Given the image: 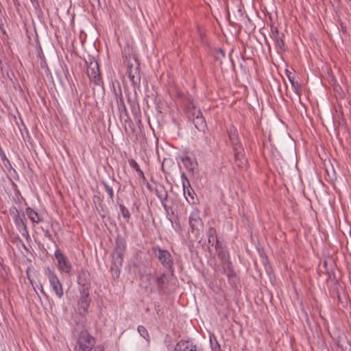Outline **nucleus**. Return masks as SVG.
<instances>
[{
    "label": "nucleus",
    "instance_id": "nucleus-23",
    "mask_svg": "<svg viewBox=\"0 0 351 351\" xmlns=\"http://www.w3.org/2000/svg\"><path fill=\"white\" fill-rule=\"evenodd\" d=\"M289 78V80L291 83V85H292V87L294 89V90L295 91V93L300 95V84H298V82H294L293 80H291L290 77Z\"/></svg>",
    "mask_w": 351,
    "mask_h": 351
},
{
    "label": "nucleus",
    "instance_id": "nucleus-20",
    "mask_svg": "<svg viewBox=\"0 0 351 351\" xmlns=\"http://www.w3.org/2000/svg\"><path fill=\"white\" fill-rule=\"evenodd\" d=\"M119 206L120 209V213L123 217L128 220L130 217V214L128 209L123 204H120Z\"/></svg>",
    "mask_w": 351,
    "mask_h": 351
},
{
    "label": "nucleus",
    "instance_id": "nucleus-11",
    "mask_svg": "<svg viewBox=\"0 0 351 351\" xmlns=\"http://www.w3.org/2000/svg\"><path fill=\"white\" fill-rule=\"evenodd\" d=\"M173 351H197L195 345L189 341H179Z\"/></svg>",
    "mask_w": 351,
    "mask_h": 351
},
{
    "label": "nucleus",
    "instance_id": "nucleus-30",
    "mask_svg": "<svg viewBox=\"0 0 351 351\" xmlns=\"http://www.w3.org/2000/svg\"><path fill=\"white\" fill-rule=\"evenodd\" d=\"M40 291H41L42 293L45 294L42 285L40 286Z\"/></svg>",
    "mask_w": 351,
    "mask_h": 351
},
{
    "label": "nucleus",
    "instance_id": "nucleus-29",
    "mask_svg": "<svg viewBox=\"0 0 351 351\" xmlns=\"http://www.w3.org/2000/svg\"><path fill=\"white\" fill-rule=\"evenodd\" d=\"M188 195H189V196H191L192 199H193V196H192V195H191V192L190 191V190H189V189H188Z\"/></svg>",
    "mask_w": 351,
    "mask_h": 351
},
{
    "label": "nucleus",
    "instance_id": "nucleus-6",
    "mask_svg": "<svg viewBox=\"0 0 351 351\" xmlns=\"http://www.w3.org/2000/svg\"><path fill=\"white\" fill-rule=\"evenodd\" d=\"M54 256L57 260V267L61 274H66L69 276L73 274V268L68 258L60 251L56 250Z\"/></svg>",
    "mask_w": 351,
    "mask_h": 351
},
{
    "label": "nucleus",
    "instance_id": "nucleus-18",
    "mask_svg": "<svg viewBox=\"0 0 351 351\" xmlns=\"http://www.w3.org/2000/svg\"><path fill=\"white\" fill-rule=\"evenodd\" d=\"M137 331L139 335L143 337L147 341L149 340V335L147 330V329L143 326H138L137 327Z\"/></svg>",
    "mask_w": 351,
    "mask_h": 351
},
{
    "label": "nucleus",
    "instance_id": "nucleus-24",
    "mask_svg": "<svg viewBox=\"0 0 351 351\" xmlns=\"http://www.w3.org/2000/svg\"><path fill=\"white\" fill-rule=\"evenodd\" d=\"M182 178L183 180V181H182L183 191H184V193H185L186 184H187L189 185V182L184 173H182Z\"/></svg>",
    "mask_w": 351,
    "mask_h": 351
},
{
    "label": "nucleus",
    "instance_id": "nucleus-16",
    "mask_svg": "<svg viewBox=\"0 0 351 351\" xmlns=\"http://www.w3.org/2000/svg\"><path fill=\"white\" fill-rule=\"evenodd\" d=\"M128 73L130 80L133 83H137L140 80L139 73L138 71L137 67L132 69V66L130 64H128Z\"/></svg>",
    "mask_w": 351,
    "mask_h": 351
},
{
    "label": "nucleus",
    "instance_id": "nucleus-8",
    "mask_svg": "<svg viewBox=\"0 0 351 351\" xmlns=\"http://www.w3.org/2000/svg\"><path fill=\"white\" fill-rule=\"evenodd\" d=\"M10 214L13 217L14 222L18 230L21 233L22 236L28 237V230L25 223V217L20 215L19 210L16 208L10 209Z\"/></svg>",
    "mask_w": 351,
    "mask_h": 351
},
{
    "label": "nucleus",
    "instance_id": "nucleus-7",
    "mask_svg": "<svg viewBox=\"0 0 351 351\" xmlns=\"http://www.w3.org/2000/svg\"><path fill=\"white\" fill-rule=\"evenodd\" d=\"M152 252L165 268L168 269H171L173 265V258L167 250H162L158 246H155L152 248Z\"/></svg>",
    "mask_w": 351,
    "mask_h": 351
},
{
    "label": "nucleus",
    "instance_id": "nucleus-4",
    "mask_svg": "<svg viewBox=\"0 0 351 351\" xmlns=\"http://www.w3.org/2000/svg\"><path fill=\"white\" fill-rule=\"evenodd\" d=\"M95 343V339L86 330H83L79 335L77 346L75 350V351H93ZM94 351H102V350L97 348Z\"/></svg>",
    "mask_w": 351,
    "mask_h": 351
},
{
    "label": "nucleus",
    "instance_id": "nucleus-26",
    "mask_svg": "<svg viewBox=\"0 0 351 351\" xmlns=\"http://www.w3.org/2000/svg\"><path fill=\"white\" fill-rule=\"evenodd\" d=\"M119 106L120 109L123 108V110H125V106L121 99H120V103H119Z\"/></svg>",
    "mask_w": 351,
    "mask_h": 351
},
{
    "label": "nucleus",
    "instance_id": "nucleus-12",
    "mask_svg": "<svg viewBox=\"0 0 351 351\" xmlns=\"http://www.w3.org/2000/svg\"><path fill=\"white\" fill-rule=\"evenodd\" d=\"M182 161L186 169L190 172H193L197 166L196 159L193 156H185L182 158Z\"/></svg>",
    "mask_w": 351,
    "mask_h": 351
},
{
    "label": "nucleus",
    "instance_id": "nucleus-1",
    "mask_svg": "<svg viewBox=\"0 0 351 351\" xmlns=\"http://www.w3.org/2000/svg\"><path fill=\"white\" fill-rule=\"evenodd\" d=\"M142 285L145 284L144 287L147 291H153L156 289L158 291H164L166 283V276L165 274L154 275L148 274L143 275L141 278Z\"/></svg>",
    "mask_w": 351,
    "mask_h": 351
},
{
    "label": "nucleus",
    "instance_id": "nucleus-15",
    "mask_svg": "<svg viewBox=\"0 0 351 351\" xmlns=\"http://www.w3.org/2000/svg\"><path fill=\"white\" fill-rule=\"evenodd\" d=\"M273 39L274 40L276 47L278 49L282 51L286 50L285 45L282 39V35H280L277 30L273 33Z\"/></svg>",
    "mask_w": 351,
    "mask_h": 351
},
{
    "label": "nucleus",
    "instance_id": "nucleus-25",
    "mask_svg": "<svg viewBox=\"0 0 351 351\" xmlns=\"http://www.w3.org/2000/svg\"><path fill=\"white\" fill-rule=\"evenodd\" d=\"M0 156L3 161L6 160L8 162V159L7 158V157H6L4 152L2 150V149H0Z\"/></svg>",
    "mask_w": 351,
    "mask_h": 351
},
{
    "label": "nucleus",
    "instance_id": "nucleus-3",
    "mask_svg": "<svg viewBox=\"0 0 351 351\" xmlns=\"http://www.w3.org/2000/svg\"><path fill=\"white\" fill-rule=\"evenodd\" d=\"M126 249V243L124 239L117 238L116 240V247L112 254L111 269L119 273V269L122 267L123 256Z\"/></svg>",
    "mask_w": 351,
    "mask_h": 351
},
{
    "label": "nucleus",
    "instance_id": "nucleus-28",
    "mask_svg": "<svg viewBox=\"0 0 351 351\" xmlns=\"http://www.w3.org/2000/svg\"><path fill=\"white\" fill-rule=\"evenodd\" d=\"M161 203H162V206H163L164 208H165L166 210H167V206L166 204L165 203V201H164V202H161Z\"/></svg>",
    "mask_w": 351,
    "mask_h": 351
},
{
    "label": "nucleus",
    "instance_id": "nucleus-19",
    "mask_svg": "<svg viewBox=\"0 0 351 351\" xmlns=\"http://www.w3.org/2000/svg\"><path fill=\"white\" fill-rule=\"evenodd\" d=\"M156 195L161 202L165 201L168 197L167 192L162 187L160 189H156Z\"/></svg>",
    "mask_w": 351,
    "mask_h": 351
},
{
    "label": "nucleus",
    "instance_id": "nucleus-14",
    "mask_svg": "<svg viewBox=\"0 0 351 351\" xmlns=\"http://www.w3.org/2000/svg\"><path fill=\"white\" fill-rule=\"evenodd\" d=\"M25 213L32 222L38 223L43 221V218L30 207L26 208Z\"/></svg>",
    "mask_w": 351,
    "mask_h": 351
},
{
    "label": "nucleus",
    "instance_id": "nucleus-31",
    "mask_svg": "<svg viewBox=\"0 0 351 351\" xmlns=\"http://www.w3.org/2000/svg\"><path fill=\"white\" fill-rule=\"evenodd\" d=\"M220 51H221V53H222V54H223V56H224V52H223V51L221 49V50H220Z\"/></svg>",
    "mask_w": 351,
    "mask_h": 351
},
{
    "label": "nucleus",
    "instance_id": "nucleus-21",
    "mask_svg": "<svg viewBox=\"0 0 351 351\" xmlns=\"http://www.w3.org/2000/svg\"><path fill=\"white\" fill-rule=\"evenodd\" d=\"M234 157L236 160H241V158H243V148L241 147V145L236 146L234 147Z\"/></svg>",
    "mask_w": 351,
    "mask_h": 351
},
{
    "label": "nucleus",
    "instance_id": "nucleus-9",
    "mask_svg": "<svg viewBox=\"0 0 351 351\" xmlns=\"http://www.w3.org/2000/svg\"><path fill=\"white\" fill-rule=\"evenodd\" d=\"M189 225L193 232L199 233L203 228V222L200 217V212L197 208H193L189 219Z\"/></svg>",
    "mask_w": 351,
    "mask_h": 351
},
{
    "label": "nucleus",
    "instance_id": "nucleus-2",
    "mask_svg": "<svg viewBox=\"0 0 351 351\" xmlns=\"http://www.w3.org/2000/svg\"><path fill=\"white\" fill-rule=\"evenodd\" d=\"M186 105L187 114L189 119L193 120L195 127L199 131H204L206 128V123L201 110L197 108L194 102L188 99Z\"/></svg>",
    "mask_w": 351,
    "mask_h": 351
},
{
    "label": "nucleus",
    "instance_id": "nucleus-17",
    "mask_svg": "<svg viewBox=\"0 0 351 351\" xmlns=\"http://www.w3.org/2000/svg\"><path fill=\"white\" fill-rule=\"evenodd\" d=\"M128 162H129L130 166L136 170V171L138 173L139 176H141V177L144 176V173H143V171L140 169L139 165L134 159H130V160H129Z\"/></svg>",
    "mask_w": 351,
    "mask_h": 351
},
{
    "label": "nucleus",
    "instance_id": "nucleus-5",
    "mask_svg": "<svg viewBox=\"0 0 351 351\" xmlns=\"http://www.w3.org/2000/svg\"><path fill=\"white\" fill-rule=\"evenodd\" d=\"M45 274L48 278L50 287L53 289L55 295L58 298H62L64 295L62 284L60 281L55 271L52 270L49 267H46L45 268Z\"/></svg>",
    "mask_w": 351,
    "mask_h": 351
},
{
    "label": "nucleus",
    "instance_id": "nucleus-22",
    "mask_svg": "<svg viewBox=\"0 0 351 351\" xmlns=\"http://www.w3.org/2000/svg\"><path fill=\"white\" fill-rule=\"evenodd\" d=\"M104 186L106 191L107 192V193L108 195L109 199L111 201H113L114 191H113L112 187L111 186H110L108 184H107L106 182H104Z\"/></svg>",
    "mask_w": 351,
    "mask_h": 351
},
{
    "label": "nucleus",
    "instance_id": "nucleus-27",
    "mask_svg": "<svg viewBox=\"0 0 351 351\" xmlns=\"http://www.w3.org/2000/svg\"><path fill=\"white\" fill-rule=\"evenodd\" d=\"M219 256H221V258H225L226 256V253L224 251L219 252Z\"/></svg>",
    "mask_w": 351,
    "mask_h": 351
},
{
    "label": "nucleus",
    "instance_id": "nucleus-10",
    "mask_svg": "<svg viewBox=\"0 0 351 351\" xmlns=\"http://www.w3.org/2000/svg\"><path fill=\"white\" fill-rule=\"evenodd\" d=\"M87 75L90 80L96 85H100L102 83L100 74L99 65L96 60H93L90 62L87 67Z\"/></svg>",
    "mask_w": 351,
    "mask_h": 351
},
{
    "label": "nucleus",
    "instance_id": "nucleus-13",
    "mask_svg": "<svg viewBox=\"0 0 351 351\" xmlns=\"http://www.w3.org/2000/svg\"><path fill=\"white\" fill-rule=\"evenodd\" d=\"M89 306V300L87 295H83L80 297L78 303H77V308L79 313L82 315H84L88 308Z\"/></svg>",
    "mask_w": 351,
    "mask_h": 351
}]
</instances>
